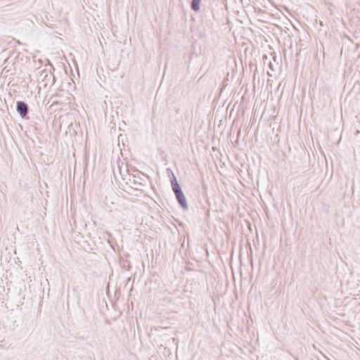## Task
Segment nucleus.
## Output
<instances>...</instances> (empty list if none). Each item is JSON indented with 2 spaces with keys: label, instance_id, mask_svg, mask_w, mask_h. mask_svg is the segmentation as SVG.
<instances>
[{
  "label": "nucleus",
  "instance_id": "obj_17",
  "mask_svg": "<svg viewBox=\"0 0 360 360\" xmlns=\"http://www.w3.org/2000/svg\"><path fill=\"white\" fill-rule=\"evenodd\" d=\"M267 65L270 68V62L268 63Z\"/></svg>",
  "mask_w": 360,
  "mask_h": 360
},
{
  "label": "nucleus",
  "instance_id": "obj_16",
  "mask_svg": "<svg viewBox=\"0 0 360 360\" xmlns=\"http://www.w3.org/2000/svg\"><path fill=\"white\" fill-rule=\"evenodd\" d=\"M262 31L263 32L264 34H266L267 35V33L266 32V31L262 30Z\"/></svg>",
  "mask_w": 360,
  "mask_h": 360
},
{
  "label": "nucleus",
  "instance_id": "obj_1",
  "mask_svg": "<svg viewBox=\"0 0 360 360\" xmlns=\"http://www.w3.org/2000/svg\"><path fill=\"white\" fill-rule=\"evenodd\" d=\"M33 195L31 192L26 190H21L16 193L15 202L17 205L27 208L30 202L32 201Z\"/></svg>",
  "mask_w": 360,
  "mask_h": 360
},
{
  "label": "nucleus",
  "instance_id": "obj_13",
  "mask_svg": "<svg viewBox=\"0 0 360 360\" xmlns=\"http://www.w3.org/2000/svg\"><path fill=\"white\" fill-rule=\"evenodd\" d=\"M134 184L135 185H136V184H139V185H140V186H142V185H143L141 183H139V184H137L136 181H134Z\"/></svg>",
  "mask_w": 360,
  "mask_h": 360
},
{
  "label": "nucleus",
  "instance_id": "obj_12",
  "mask_svg": "<svg viewBox=\"0 0 360 360\" xmlns=\"http://www.w3.org/2000/svg\"><path fill=\"white\" fill-rule=\"evenodd\" d=\"M273 55H274V53H271V57H273L274 60L276 61V56H274Z\"/></svg>",
  "mask_w": 360,
  "mask_h": 360
},
{
  "label": "nucleus",
  "instance_id": "obj_2",
  "mask_svg": "<svg viewBox=\"0 0 360 360\" xmlns=\"http://www.w3.org/2000/svg\"><path fill=\"white\" fill-rule=\"evenodd\" d=\"M16 111L22 118H28L29 106L25 102L22 101H17Z\"/></svg>",
  "mask_w": 360,
  "mask_h": 360
},
{
  "label": "nucleus",
  "instance_id": "obj_9",
  "mask_svg": "<svg viewBox=\"0 0 360 360\" xmlns=\"http://www.w3.org/2000/svg\"><path fill=\"white\" fill-rule=\"evenodd\" d=\"M262 37H263V40L264 41L265 44H266V46L268 48H270V45L267 44L268 40H267L266 37L264 35H262Z\"/></svg>",
  "mask_w": 360,
  "mask_h": 360
},
{
  "label": "nucleus",
  "instance_id": "obj_10",
  "mask_svg": "<svg viewBox=\"0 0 360 360\" xmlns=\"http://www.w3.org/2000/svg\"><path fill=\"white\" fill-rule=\"evenodd\" d=\"M269 82H270V79H269V78H268V79H267V80H266V83H267V84H266V88L268 87V85H269Z\"/></svg>",
  "mask_w": 360,
  "mask_h": 360
},
{
  "label": "nucleus",
  "instance_id": "obj_11",
  "mask_svg": "<svg viewBox=\"0 0 360 360\" xmlns=\"http://www.w3.org/2000/svg\"><path fill=\"white\" fill-rule=\"evenodd\" d=\"M263 149H264L263 147L261 148L260 149V153H263L264 151L263 150Z\"/></svg>",
  "mask_w": 360,
  "mask_h": 360
},
{
  "label": "nucleus",
  "instance_id": "obj_7",
  "mask_svg": "<svg viewBox=\"0 0 360 360\" xmlns=\"http://www.w3.org/2000/svg\"><path fill=\"white\" fill-rule=\"evenodd\" d=\"M45 73V75H44V79L47 80L48 82L49 81H51L52 83H51V85L53 84V82H54V79H55V77H54V75L51 73H47L46 72H43L41 74V76Z\"/></svg>",
  "mask_w": 360,
  "mask_h": 360
},
{
  "label": "nucleus",
  "instance_id": "obj_15",
  "mask_svg": "<svg viewBox=\"0 0 360 360\" xmlns=\"http://www.w3.org/2000/svg\"><path fill=\"white\" fill-rule=\"evenodd\" d=\"M267 75L270 76V72L269 70L266 71Z\"/></svg>",
  "mask_w": 360,
  "mask_h": 360
},
{
  "label": "nucleus",
  "instance_id": "obj_4",
  "mask_svg": "<svg viewBox=\"0 0 360 360\" xmlns=\"http://www.w3.org/2000/svg\"><path fill=\"white\" fill-rule=\"evenodd\" d=\"M175 197H176V199L179 205H180V207L183 210H187L188 208V206L186 198L184 193L181 192L179 194H176V195H175Z\"/></svg>",
  "mask_w": 360,
  "mask_h": 360
},
{
  "label": "nucleus",
  "instance_id": "obj_6",
  "mask_svg": "<svg viewBox=\"0 0 360 360\" xmlns=\"http://www.w3.org/2000/svg\"><path fill=\"white\" fill-rule=\"evenodd\" d=\"M201 0H191V7L193 11L198 12L200 11Z\"/></svg>",
  "mask_w": 360,
  "mask_h": 360
},
{
  "label": "nucleus",
  "instance_id": "obj_3",
  "mask_svg": "<svg viewBox=\"0 0 360 360\" xmlns=\"http://www.w3.org/2000/svg\"><path fill=\"white\" fill-rule=\"evenodd\" d=\"M167 171H169L172 174V178L171 179V185L172 188V191L174 193L175 195L179 194L180 193L183 192L182 189L179 184L176 176L173 174L172 171L170 169H167Z\"/></svg>",
  "mask_w": 360,
  "mask_h": 360
},
{
  "label": "nucleus",
  "instance_id": "obj_8",
  "mask_svg": "<svg viewBox=\"0 0 360 360\" xmlns=\"http://www.w3.org/2000/svg\"><path fill=\"white\" fill-rule=\"evenodd\" d=\"M267 59H268L267 54L266 53H264L263 56H262V60H263L264 65H265L266 61L267 60Z\"/></svg>",
  "mask_w": 360,
  "mask_h": 360
},
{
  "label": "nucleus",
  "instance_id": "obj_5",
  "mask_svg": "<svg viewBox=\"0 0 360 360\" xmlns=\"http://www.w3.org/2000/svg\"><path fill=\"white\" fill-rule=\"evenodd\" d=\"M269 119H270V115L269 113V111L266 110V104L264 106V111L260 117L259 124L268 122Z\"/></svg>",
  "mask_w": 360,
  "mask_h": 360
},
{
  "label": "nucleus",
  "instance_id": "obj_14",
  "mask_svg": "<svg viewBox=\"0 0 360 360\" xmlns=\"http://www.w3.org/2000/svg\"><path fill=\"white\" fill-rule=\"evenodd\" d=\"M261 44H262V47L264 48V44H263V41H261Z\"/></svg>",
  "mask_w": 360,
  "mask_h": 360
}]
</instances>
